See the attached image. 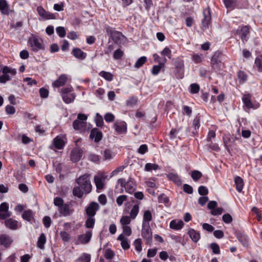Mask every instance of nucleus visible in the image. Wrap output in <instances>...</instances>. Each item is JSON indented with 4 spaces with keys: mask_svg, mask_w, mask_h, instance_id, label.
Listing matches in <instances>:
<instances>
[{
    "mask_svg": "<svg viewBox=\"0 0 262 262\" xmlns=\"http://www.w3.org/2000/svg\"><path fill=\"white\" fill-rule=\"evenodd\" d=\"M210 248L212 252L215 254H219L220 253V249L219 245L216 243H213L210 244Z\"/></svg>",
    "mask_w": 262,
    "mask_h": 262,
    "instance_id": "680f3d73",
    "label": "nucleus"
},
{
    "mask_svg": "<svg viewBox=\"0 0 262 262\" xmlns=\"http://www.w3.org/2000/svg\"><path fill=\"white\" fill-rule=\"evenodd\" d=\"M237 77L240 84H244L248 79V75L244 71L239 70L237 73Z\"/></svg>",
    "mask_w": 262,
    "mask_h": 262,
    "instance_id": "c756f323",
    "label": "nucleus"
},
{
    "mask_svg": "<svg viewBox=\"0 0 262 262\" xmlns=\"http://www.w3.org/2000/svg\"><path fill=\"white\" fill-rule=\"evenodd\" d=\"M113 127L118 134H125L127 132V124L124 121L115 122Z\"/></svg>",
    "mask_w": 262,
    "mask_h": 262,
    "instance_id": "a211bd4d",
    "label": "nucleus"
},
{
    "mask_svg": "<svg viewBox=\"0 0 262 262\" xmlns=\"http://www.w3.org/2000/svg\"><path fill=\"white\" fill-rule=\"evenodd\" d=\"M152 220V214L149 210H145L143 214L142 224L149 225V222Z\"/></svg>",
    "mask_w": 262,
    "mask_h": 262,
    "instance_id": "f704fd0d",
    "label": "nucleus"
},
{
    "mask_svg": "<svg viewBox=\"0 0 262 262\" xmlns=\"http://www.w3.org/2000/svg\"><path fill=\"white\" fill-rule=\"evenodd\" d=\"M158 202L160 203L167 204L169 202V199L166 194L162 193L158 196Z\"/></svg>",
    "mask_w": 262,
    "mask_h": 262,
    "instance_id": "6e6d98bb",
    "label": "nucleus"
},
{
    "mask_svg": "<svg viewBox=\"0 0 262 262\" xmlns=\"http://www.w3.org/2000/svg\"><path fill=\"white\" fill-rule=\"evenodd\" d=\"M200 89V87L199 84L196 83H193L190 85L189 92L191 94H197L199 93Z\"/></svg>",
    "mask_w": 262,
    "mask_h": 262,
    "instance_id": "de8ad7c7",
    "label": "nucleus"
},
{
    "mask_svg": "<svg viewBox=\"0 0 262 262\" xmlns=\"http://www.w3.org/2000/svg\"><path fill=\"white\" fill-rule=\"evenodd\" d=\"M83 155L81 149L75 148L71 152V160L73 163L80 161Z\"/></svg>",
    "mask_w": 262,
    "mask_h": 262,
    "instance_id": "412c9836",
    "label": "nucleus"
},
{
    "mask_svg": "<svg viewBox=\"0 0 262 262\" xmlns=\"http://www.w3.org/2000/svg\"><path fill=\"white\" fill-rule=\"evenodd\" d=\"M234 138L233 135L227 134H225L223 136V141L226 150L228 153H231V148L234 145Z\"/></svg>",
    "mask_w": 262,
    "mask_h": 262,
    "instance_id": "4468645a",
    "label": "nucleus"
},
{
    "mask_svg": "<svg viewBox=\"0 0 262 262\" xmlns=\"http://www.w3.org/2000/svg\"><path fill=\"white\" fill-rule=\"evenodd\" d=\"M201 116L200 114L197 115L193 120L192 126L194 128V131L192 132L193 136H195L198 133V130L200 127V122Z\"/></svg>",
    "mask_w": 262,
    "mask_h": 262,
    "instance_id": "bb28decb",
    "label": "nucleus"
},
{
    "mask_svg": "<svg viewBox=\"0 0 262 262\" xmlns=\"http://www.w3.org/2000/svg\"><path fill=\"white\" fill-rule=\"evenodd\" d=\"M46 243V235L44 233H41L40 236L38 237L37 242V247L42 249L44 248V245Z\"/></svg>",
    "mask_w": 262,
    "mask_h": 262,
    "instance_id": "58836bf2",
    "label": "nucleus"
},
{
    "mask_svg": "<svg viewBox=\"0 0 262 262\" xmlns=\"http://www.w3.org/2000/svg\"><path fill=\"white\" fill-rule=\"evenodd\" d=\"M124 55L123 52L120 49L116 50L113 54V57L115 59H120Z\"/></svg>",
    "mask_w": 262,
    "mask_h": 262,
    "instance_id": "e2e57ef3",
    "label": "nucleus"
},
{
    "mask_svg": "<svg viewBox=\"0 0 262 262\" xmlns=\"http://www.w3.org/2000/svg\"><path fill=\"white\" fill-rule=\"evenodd\" d=\"M68 77L67 75L61 74L53 82L52 85L55 88L62 86L66 83Z\"/></svg>",
    "mask_w": 262,
    "mask_h": 262,
    "instance_id": "b1692460",
    "label": "nucleus"
},
{
    "mask_svg": "<svg viewBox=\"0 0 262 262\" xmlns=\"http://www.w3.org/2000/svg\"><path fill=\"white\" fill-rule=\"evenodd\" d=\"M223 221L226 224H230L233 221V218L229 213H226L222 216Z\"/></svg>",
    "mask_w": 262,
    "mask_h": 262,
    "instance_id": "0e129e2a",
    "label": "nucleus"
},
{
    "mask_svg": "<svg viewBox=\"0 0 262 262\" xmlns=\"http://www.w3.org/2000/svg\"><path fill=\"white\" fill-rule=\"evenodd\" d=\"M148 150V146L146 144H142L140 146L138 149V152L141 154L144 155Z\"/></svg>",
    "mask_w": 262,
    "mask_h": 262,
    "instance_id": "774afa93",
    "label": "nucleus"
},
{
    "mask_svg": "<svg viewBox=\"0 0 262 262\" xmlns=\"http://www.w3.org/2000/svg\"><path fill=\"white\" fill-rule=\"evenodd\" d=\"M167 178L169 180L173 182L177 185H180L182 184L181 180L177 174L169 173L167 174Z\"/></svg>",
    "mask_w": 262,
    "mask_h": 262,
    "instance_id": "e433bc0d",
    "label": "nucleus"
},
{
    "mask_svg": "<svg viewBox=\"0 0 262 262\" xmlns=\"http://www.w3.org/2000/svg\"><path fill=\"white\" fill-rule=\"evenodd\" d=\"M91 256L90 254L83 253L82 254L76 259V261L81 262H90Z\"/></svg>",
    "mask_w": 262,
    "mask_h": 262,
    "instance_id": "37998d69",
    "label": "nucleus"
},
{
    "mask_svg": "<svg viewBox=\"0 0 262 262\" xmlns=\"http://www.w3.org/2000/svg\"><path fill=\"white\" fill-rule=\"evenodd\" d=\"M54 204L58 207V211L60 216H68L71 215L74 212L70 204L68 203H64L63 200L59 196L54 199Z\"/></svg>",
    "mask_w": 262,
    "mask_h": 262,
    "instance_id": "f03ea898",
    "label": "nucleus"
},
{
    "mask_svg": "<svg viewBox=\"0 0 262 262\" xmlns=\"http://www.w3.org/2000/svg\"><path fill=\"white\" fill-rule=\"evenodd\" d=\"M95 121L96 124V126L98 127H102L104 124L103 120L102 117L99 114H96V116L95 119Z\"/></svg>",
    "mask_w": 262,
    "mask_h": 262,
    "instance_id": "864d4df0",
    "label": "nucleus"
},
{
    "mask_svg": "<svg viewBox=\"0 0 262 262\" xmlns=\"http://www.w3.org/2000/svg\"><path fill=\"white\" fill-rule=\"evenodd\" d=\"M105 29L106 32L110 33L112 39L115 43H118L120 42L121 37L123 36V34L121 32L115 30V28L110 26L106 27Z\"/></svg>",
    "mask_w": 262,
    "mask_h": 262,
    "instance_id": "ddd939ff",
    "label": "nucleus"
},
{
    "mask_svg": "<svg viewBox=\"0 0 262 262\" xmlns=\"http://www.w3.org/2000/svg\"><path fill=\"white\" fill-rule=\"evenodd\" d=\"M203 54H194L192 56V60L195 63H200L202 62L203 60Z\"/></svg>",
    "mask_w": 262,
    "mask_h": 262,
    "instance_id": "603ef678",
    "label": "nucleus"
},
{
    "mask_svg": "<svg viewBox=\"0 0 262 262\" xmlns=\"http://www.w3.org/2000/svg\"><path fill=\"white\" fill-rule=\"evenodd\" d=\"M254 67L258 72H262V54L255 58Z\"/></svg>",
    "mask_w": 262,
    "mask_h": 262,
    "instance_id": "c9c22d12",
    "label": "nucleus"
},
{
    "mask_svg": "<svg viewBox=\"0 0 262 262\" xmlns=\"http://www.w3.org/2000/svg\"><path fill=\"white\" fill-rule=\"evenodd\" d=\"M60 235L62 240L64 242H69L71 238L70 234L64 231H60Z\"/></svg>",
    "mask_w": 262,
    "mask_h": 262,
    "instance_id": "052dcab7",
    "label": "nucleus"
},
{
    "mask_svg": "<svg viewBox=\"0 0 262 262\" xmlns=\"http://www.w3.org/2000/svg\"><path fill=\"white\" fill-rule=\"evenodd\" d=\"M188 234L189 235L191 239L194 243H196L200 239V234L199 232L193 229H190L188 230Z\"/></svg>",
    "mask_w": 262,
    "mask_h": 262,
    "instance_id": "72a5a7b5",
    "label": "nucleus"
},
{
    "mask_svg": "<svg viewBox=\"0 0 262 262\" xmlns=\"http://www.w3.org/2000/svg\"><path fill=\"white\" fill-rule=\"evenodd\" d=\"M0 12L4 15L9 14V5L6 0H0Z\"/></svg>",
    "mask_w": 262,
    "mask_h": 262,
    "instance_id": "a878e982",
    "label": "nucleus"
},
{
    "mask_svg": "<svg viewBox=\"0 0 262 262\" xmlns=\"http://www.w3.org/2000/svg\"><path fill=\"white\" fill-rule=\"evenodd\" d=\"M147 58L145 56H142L139 58L136 62L134 67L139 69L142 67V66L146 62Z\"/></svg>",
    "mask_w": 262,
    "mask_h": 262,
    "instance_id": "49530a36",
    "label": "nucleus"
},
{
    "mask_svg": "<svg viewBox=\"0 0 262 262\" xmlns=\"http://www.w3.org/2000/svg\"><path fill=\"white\" fill-rule=\"evenodd\" d=\"M225 7L228 9H234L236 5V0H223Z\"/></svg>",
    "mask_w": 262,
    "mask_h": 262,
    "instance_id": "79ce46f5",
    "label": "nucleus"
},
{
    "mask_svg": "<svg viewBox=\"0 0 262 262\" xmlns=\"http://www.w3.org/2000/svg\"><path fill=\"white\" fill-rule=\"evenodd\" d=\"M76 182L78 186H75L73 189V194L80 199L83 193H89L92 190V186L89 179V175L87 174L80 176L76 180Z\"/></svg>",
    "mask_w": 262,
    "mask_h": 262,
    "instance_id": "f257e3e1",
    "label": "nucleus"
},
{
    "mask_svg": "<svg viewBox=\"0 0 262 262\" xmlns=\"http://www.w3.org/2000/svg\"><path fill=\"white\" fill-rule=\"evenodd\" d=\"M73 89L72 87L63 88L61 90V96L63 101L67 104L73 102L75 99V95L72 93Z\"/></svg>",
    "mask_w": 262,
    "mask_h": 262,
    "instance_id": "6e6552de",
    "label": "nucleus"
},
{
    "mask_svg": "<svg viewBox=\"0 0 262 262\" xmlns=\"http://www.w3.org/2000/svg\"><path fill=\"white\" fill-rule=\"evenodd\" d=\"M99 75L103 78L105 80L108 81H111L113 80V75L109 72H106L102 71L99 73Z\"/></svg>",
    "mask_w": 262,
    "mask_h": 262,
    "instance_id": "4c0bfd02",
    "label": "nucleus"
},
{
    "mask_svg": "<svg viewBox=\"0 0 262 262\" xmlns=\"http://www.w3.org/2000/svg\"><path fill=\"white\" fill-rule=\"evenodd\" d=\"M226 56L221 51H215L211 58V66L212 69L216 72L221 70L224 66V61Z\"/></svg>",
    "mask_w": 262,
    "mask_h": 262,
    "instance_id": "7ed1b4c3",
    "label": "nucleus"
},
{
    "mask_svg": "<svg viewBox=\"0 0 262 262\" xmlns=\"http://www.w3.org/2000/svg\"><path fill=\"white\" fill-rule=\"evenodd\" d=\"M103 138L102 132L98 128L95 127L91 129L90 139L94 140L95 143H99Z\"/></svg>",
    "mask_w": 262,
    "mask_h": 262,
    "instance_id": "dca6fc26",
    "label": "nucleus"
},
{
    "mask_svg": "<svg viewBox=\"0 0 262 262\" xmlns=\"http://www.w3.org/2000/svg\"><path fill=\"white\" fill-rule=\"evenodd\" d=\"M251 98L252 94L246 92L243 94L242 100L245 107L249 110L251 108L256 110L259 108L260 104L257 102H256L254 103H252L251 101Z\"/></svg>",
    "mask_w": 262,
    "mask_h": 262,
    "instance_id": "0eeeda50",
    "label": "nucleus"
},
{
    "mask_svg": "<svg viewBox=\"0 0 262 262\" xmlns=\"http://www.w3.org/2000/svg\"><path fill=\"white\" fill-rule=\"evenodd\" d=\"M210 144L207 145L208 147L211 150L219 151L220 149L219 145L216 143H213L212 141L209 142Z\"/></svg>",
    "mask_w": 262,
    "mask_h": 262,
    "instance_id": "338daca9",
    "label": "nucleus"
},
{
    "mask_svg": "<svg viewBox=\"0 0 262 262\" xmlns=\"http://www.w3.org/2000/svg\"><path fill=\"white\" fill-rule=\"evenodd\" d=\"M105 177L103 176H96L94 177V182L96 185L97 191L99 192L104 187V180Z\"/></svg>",
    "mask_w": 262,
    "mask_h": 262,
    "instance_id": "4be33fe9",
    "label": "nucleus"
},
{
    "mask_svg": "<svg viewBox=\"0 0 262 262\" xmlns=\"http://www.w3.org/2000/svg\"><path fill=\"white\" fill-rule=\"evenodd\" d=\"M29 43L32 48V51L35 52H38L40 50H44L43 45L36 36L29 38Z\"/></svg>",
    "mask_w": 262,
    "mask_h": 262,
    "instance_id": "2eb2a0df",
    "label": "nucleus"
},
{
    "mask_svg": "<svg viewBox=\"0 0 262 262\" xmlns=\"http://www.w3.org/2000/svg\"><path fill=\"white\" fill-rule=\"evenodd\" d=\"M99 209L100 206L97 202H92L85 207V214L87 216L95 217Z\"/></svg>",
    "mask_w": 262,
    "mask_h": 262,
    "instance_id": "f8f14e48",
    "label": "nucleus"
},
{
    "mask_svg": "<svg viewBox=\"0 0 262 262\" xmlns=\"http://www.w3.org/2000/svg\"><path fill=\"white\" fill-rule=\"evenodd\" d=\"M173 64L174 66L173 73L174 77L178 79H183L185 72L184 60L181 58L177 57L173 60Z\"/></svg>",
    "mask_w": 262,
    "mask_h": 262,
    "instance_id": "20e7f679",
    "label": "nucleus"
},
{
    "mask_svg": "<svg viewBox=\"0 0 262 262\" xmlns=\"http://www.w3.org/2000/svg\"><path fill=\"white\" fill-rule=\"evenodd\" d=\"M160 54L164 56V57L166 58V57H168L169 59H171L172 57L171 51L170 49L166 47L164 48V49L160 52Z\"/></svg>",
    "mask_w": 262,
    "mask_h": 262,
    "instance_id": "8fccbe9b",
    "label": "nucleus"
},
{
    "mask_svg": "<svg viewBox=\"0 0 262 262\" xmlns=\"http://www.w3.org/2000/svg\"><path fill=\"white\" fill-rule=\"evenodd\" d=\"M191 176L194 181H196L202 177V173L200 171L193 170L191 172Z\"/></svg>",
    "mask_w": 262,
    "mask_h": 262,
    "instance_id": "13d9d810",
    "label": "nucleus"
},
{
    "mask_svg": "<svg viewBox=\"0 0 262 262\" xmlns=\"http://www.w3.org/2000/svg\"><path fill=\"white\" fill-rule=\"evenodd\" d=\"M250 26L248 25H243L239 27L238 29L232 30V33L235 35H239L242 42L245 43L249 38Z\"/></svg>",
    "mask_w": 262,
    "mask_h": 262,
    "instance_id": "423d86ee",
    "label": "nucleus"
},
{
    "mask_svg": "<svg viewBox=\"0 0 262 262\" xmlns=\"http://www.w3.org/2000/svg\"><path fill=\"white\" fill-rule=\"evenodd\" d=\"M138 102V98L137 96H133L130 97L126 101V105L127 106L133 107Z\"/></svg>",
    "mask_w": 262,
    "mask_h": 262,
    "instance_id": "c03bdc74",
    "label": "nucleus"
},
{
    "mask_svg": "<svg viewBox=\"0 0 262 262\" xmlns=\"http://www.w3.org/2000/svg\"><path fill=\"white\" fill-rule=\"evenodd\" d=\"M37 11L38 15L44 19H55V16L53 13L47 11L42 6L37 7Z\"/></svg>",
    "mask_w": 262,
    "mask_h": 262,
    "instance_id": "6ab92c4d",
    "label": "nucleus"
},
{
    "mask_svg": "<svg viewBox=\"0 0 262 262\" xmlns=\"http://www.w3.org/2000/svg\"><path fill=\"white\" fill-rule=\"evenodd\" d=\"M234 183L236 190L239 192H241L244 186L243 180L240 177L236 176L234 178Z\"/></svg>",
    "mask_w": 262,
    "mask_h": 262,
    "instance_id": "473e14b6",
    "label": "nucleus"
},
{
    "mask_svg": "<svg viewBox=\"0 0 262 262\" xmlns=\"http://www.w3.org/2000/svg\"><path fill=\"white\" fill-rule=\"evenodd\" d=\"M203 18L201 21L202 29L203 30L209 28L211 23V9L208 7L205 8L203 12Z\"/></svg>",
    "mask_w": 262,
    "mask_h": 262,
    "instance_id": "9d476101",
    "label": "nucleus"
},
{
    "mask_svg": "<svg viewBox=\"0 0 262 262\" xmlns=\"http://www.w3.org/2000/svg\"><path fill=\"white\" fill-rule=\"evenodd\" d=\"M115 255V252L111 249H107L104 251V256L107 259H112Z\"/></svg>",
    "mask_w": 262,
    "mask_h": 262,
    "instance_id": "5fc2aeb1",
    "label": "nucleus"
},
{
    "mask_svg": "<svg viewBox=\"0 0 262 262\" xmlns=\"http://www.w3.org/2000/svg\"><path fill=\"white\" fill-rule=\"evenodd\" d=\"M18 222L13 219H8L5 220V225L6 227L11 230H16L18 228Z\"/></svg>",
    "mask_w": 262,
    "mask_h": 262,
    "instance_id": "cd10ccee",
    "label": "nucleus"
},
{
    "mask_svg": "<svg viewBox=\"0 0 262 262\" xmlns=\"http://www.w3.org/2000/svg\"><path fill=\"white\" fill-rule=\"evenodd\" d=\"M192 111L191 107L187 106L184 105L182 107V114L183 115H186L188 117H190L192 115Z\"/></svg>",
    "mask_w": 262,
    "mask_h": 262,
    "instance_id": "bf43d9fd",
    "label": "nucleus"
},
{
    "mask_svg": "<svg viewBox=\"0 0 262 262\" xmlns=\"http://www.w3.org/2000/svg\"><path fill=\"white\" fill-rule=\"evenodd\" d=\"M66 137L61 135L56 137L53 140L55 147L57 149H62L66 145Z\"/></svg>",
    "mask_w": 262,
    "mask_h": 262,
    "instance_id": "aec40b11",
    "label": "nucleus"
},
{
    "mask_svg": "<svg viewBox=\"0 0 262 262\" xmlns=\"http://www.w3.org/2000/svg\"><path fill=\"white\" fill-rule=\"evenodd\" d=\"M73 126L75 130H83L85 127V124L83 122L75 120L73 123Z\"/></svg>",
    "mask_w": 262,
    "mask_h": 262,
    "instance_id": "ea45409f",
    "label": "nucleus"
},
{
    "mask_svg": "<svg viewBox=\"0 0 262 262\" xmlns=\"http://www.w3.org/2000/svg\"><path fill=\"white\" fill-rule=\"evenodd\" d=\"M139 210V204L134 205L130 212V217L132 219H135L138 214Z\"/></svg>",
    "mask_w": 262,
    "mask_h": 262,
    "instance_id": "a18cd8bd",
    "label": "nucleus"
},
{
    "mask_svg": "<svg viewBox=\"0 0 262 262\" xmlns=\"http://www.w3.org/2000/svg\"><path fill=\"white\" fill-rule=\"evenodd\" d=\"M184 226V223L182 220L177 221L176 220H172L169 224L171 229L176 230L181 229Z\"/></svg>",
    "mask_w": 262,
    "mask_h": 262,
    "instance_id": "c85d7f7f",
    "label": "nucleus"
},
{
    "mask_svg": "<svg viewBox=\"0 0 262 262\" xmlns=\"http://www.w3.org/2000/svg\"><path fill=\"white\" fill-rule=\"evenodd\" d=\"M118 183L120 186L124 188L127 193H133L137 188V184L135 180L129 177L127 181L124 178H120L118 180Z\"/></svg>",
    "mask_w": 262,
    "mask_h": 262,
    "instance_id": "39448f33",
    "label": "nucleus"
},
{
    "mask_svg": "<svg viewBox=\"0 0 262 262\" xmlns=\"http://www.w3.org/2000/svg\"><path fill=\"white\" fill-rule=\"evenodd\" d=\"M164 62L160 63V64L154 65L151 69V74L153 75H157L160 72L161 70L165 67V64L167 62V59L164 57Z\"/></svg>",
    "mask_w": 262,
    "mask_h": 262,
    "instance_id": "7c9ffc66",
    "label": "nucleus"
},
{
    "mask_svg": "<svg viewBox=\"0 0 262 262\" xmlns=\"http://www.w3.org/2000/svg\"><path fill=\"white\" fill-rule=\"evenodd\" d=\"M56 31L58 35L61 37H64L66 35V31L63 27H57L56 28Z\"/></svg>",
    "mask_w": 262,
    "mask_h": 262,
    "instance_id": "4d7b16f0",
    "label": "nucleus"
},
{
    "mask_svg": "<svg viewBox=\"0 0 262 262\" xmlns=\"http://www.w3.org/2000/svg\"><path fill=\"white\" fill-rule=\"evenodd\" d=\"M92 236L91 231H86L85 234L80 235L78 236V241L82 244H88L91 240Z\"/></svg>",
    "mask_w": 262,
    "mask_h": 262,
    "instance_id": "393cba45",
    "label": "nucleus"
},
{
    "mask_svg": "<svg viewBox=\"0 0 262 262\" xmlns=\"http://www.w3.org/2000/svg\"><path fill=\"white\" fill-rule=\"evenodd\" d=\"M95 223V217L87 216V219L85 223V227L86 228L93 229Z\"/></svg>",
    "mask_w": 262,
    "mask_h": 262,
    "instance_id": "a19ab883",
    "label": "nucleus"
},
{
    "mask_svg": "<svg viewBox=\"0 0 262 262\" xmlns=\"http://www.w3.org/2000/svg\"><path fill=\"white\" fill-rule=\"evenodd\" d=\"M141 236L146 245H150L152 242V234L149 225H142Z\"/></svg>",
    "mask_w": 262,
    "mask_h": 262,
    "instance_id": "1a4fd4ad",
    "label": "nucleus"
},
{
    "mask_svg": "<svg viewBox=\"0 0 262 262\" xmlns=\"http://www.w3.org/2000/svg\"><path fill=\"white\" fill-rule=\"evenodd\" d=\"M135 246V250L138 253H140L142 250V240L141 238H137L135 239L133 243Z\"/></svg>",
    "mask_w": 262,
    "mask_h": 262,
    "instance_id": "09e8293b",
    "label": "nucleus"
},
{
    "mask_svg": "<svg viewBox=\"0 0 262 262\" xmlns=\"http://www.w3.org/2000/svg\"><path fill=\"white\" fill-rule=\"evenodd\" d=\"M13 242L12 238L8 234H0V246H4L7 249L10 248Z\"/></svg>",
    "mask_w": 262,
    "mask_h": 262,
    "instance_id": "f3484780",
    "label": "nucleus"
},
{
    "mask_svg": "<svg viewBox=\"0 0 262 262\" xmlns=\"http://www.w3.org/2000/svg\"><path fill=\"white\" fill-rule=\"evenodd\" d=\"M71 54L77 59L83 60L86 57L87 54L84 52L80 48H74L72 51Z\"/></svg>",
    "mask_w": 262,
    "mask_h": 262,
    "instance_id": "5701e85b",
    "label": "nucleus"
},
{
    "mask_svg": "<svg viewBox=\"0 0 262 262\" xmlns=\"http://www.w3.org/2000/svg\"><path fill=\"white\" fill-rule=\"evenodd\" d=\"M234 233L236 238L244 247H249V239L248 235L244 231L236 230Z\"/></svg>",
    "mask_w": 262,
    "mask_h": 262,
    "instance_id": "9b49d317",
    "label": "nucleus"
},
{
    "mask_svg": "<svg viewBox=\"0 0 262 262\" xmlns=\"http://www.w3.org/2000/svg\"><path fill=\"white\" fill-rule=\"evenodd\" d=\"M199 193L202 196H205L208 194V188L204 186H200L198 188Z\"/></svg>",
    "mask_w": 262,
    "mask_h": 262,
    "instance_id": "69168bd1",
    "label": "nucleus"
},
{
    "mask_svg": "<svg viewBox=\"0 0 262 262\" xmlns=\"http://www.w3.org/2000/svg\"><path fill=\"white\" fill-rule=\"evenodd\" d=\"M159 168V165L156 164L146 163L145 165V170L146 171H150L152 170H157Z\"/></svg>",
    "mask_w": 262,
    "mask_h": 262,
    "instance_id": "3c124183",
    "label": "nucleus"
},
{
    "mask_svg": "<svg viewBox=\"0 0 262 262\" xmlns=\"http://www.w3.org/2000/svg\"><path fill=\"white\" fill-rule=\"evenodd\" d=\"M22 218L24 220L32 223V221L34 220V213L30 209L25 210L22 214Z\"/></svg>",
    "mask_w": 262,
    "mask_h": 262,
    "instance_id": "2f4dec72",
    "label": "nucleus"
}]
</instances>
